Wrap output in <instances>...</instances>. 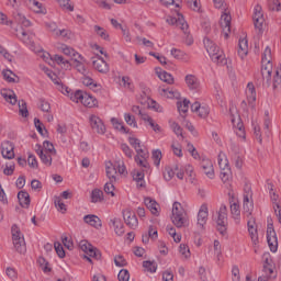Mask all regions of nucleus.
I'll return each instance as SVG.
<instances>
[{
    "instance_id": "bf43d9fd",
    "label": "nucleus",
    "mask_w": 281,
    "mask_h": 281,
    "mask_svg": "<svg viewBox=\"0 0 281 281\" xmlns=\"http://www.w3.org/2000/svg\"><path fill=\"white\" fill-rule=\"evenodd\" d=\"M124 121L128 126H132V128H137V120H135V116L133 114L125 113Z\"/></svg>"
},
{
    "instance_id": "c756f323",
    "label": "nucleus",
    "mask_w": 281,
    "mask_h": 281,
    "mask_svg": "<svg viewBox=\"0 0 281 281\" xmlns=\"http://www.w3.org/2000/svg\"><path fill=\"white\" fill-rule=\"evenodd\" d=\"M184 82L189 89L192 91L199 89L201 87V82L199 81V78H196L194 75H187L184 77Z\"/></svg>"
},
{
    "instance_id": "423d86ee",
    "label": "nucleus",
    "mask_w": 281,
    "mask_h": 281,
    "mask_svg": "<svg viewBox=\"0 0 281 281\" xmlns=\"http://www.w3.org/2000/svg\"><path fill=\"white\" fill-rule=\"evenodd\" d=\"M231 113V121L233 124V127L235 128V133L238 137L241 139H245V125H243V121L240 120V115L238 114V110H236V106L232 105L229 108Z\"/></svg>"
},
{
    "instance_id": "603ef678",
    "label": "nucleus",
    "mask_w": 281,
    "mask_h": 281,
    "mask_svg": "<svg viewBox=\"0 0 281 281\" xmlns=\"http://www.w3.org/2000/svg\"><path fill=\"white\" fill-rule=\"evenodd\" d=\"M169 124H170L171 131H173V133L177 135V137H181L182 139H184V137H183V128H181L179 123H177L175 121H170Z\"/></svg>"
},
{
    "instance_id": "2f4dec72",
    "label": "nucleus",
    "mask_w": 281,
    "mask_h": 281,
    "mask_svg": "<svg viewBox=\"0 0 281 281\" xmlns=\"http://www.w3.org/2000/svg\"><path fill=\"white\" fill-rule=\"evenodd\" d=\"M143 168V171H139V170H134L133 171V179L134 181H136L138 188H144L145 186V182H144V176L145 173L144 172H150V168L148 170H146V168L142 167Z\"/></svg>"
},
{
    "instance_id": "774afa93",
    "label": "nucleus",
    "mask_w": 281,
    "mask_h": 281,
    "mask_svg": "<svg viewBox=\"0 0 281 281\" xmlns=\"http://www.w3.org/2000/svg\"><path fill=\"white\" fill-rule=\"evenodd\" d=\"M117 279L120 281H128L131 280V273L128 272L127 269H122L119 274H117Z\"/></svg>"
},
{
    "instance_id": "4be33fe9",
    "label": "nucleus",
    "mask_w": 281,
    "mask_h": 281,
    "mask_svg": "<svg viewBox=\"0 0 281 281\" xmlns=\"http://www.w3.org/2000/svg\"><path fill=\"white\" fill-rule=\"evenodd\" d=\"M1 155L4 159H14V145L9 140L2 143Z\"/></svg>"
},
{
    "instance_id": "338daca9",
    "label": "nucleus",
    "mask_w": 281,
    "mask_h": 281,
    "mask_svg": "<svg viewBox=\"0 0 281 281\" xmlns=\"http://www.w3.org/2000/svg\"><path fill=\"white\" fill-rule=\"evenodd\" d=\"M179 252L181 254L182 258L188 260L190 258V248L186 244H180Z\"/></svg>"
},
{
    "instance_id": "2eb2a0df",
    "label": "nucleus",
    "mask_w": 281,
    "mask_h": 281,
    "mask_svg": "<svg viewBox=\"0 0 281 281\" xmlns=\"http://www.w3.org/2000/svg\"><path fill=\"white\" fill-rule=\"evenodd\" d=\"M167 23L169 25H176V27H179L180 30H182L184 34H188V22H186V19L183 18V15L178 14L177 18L169 16L167 18Z\"/></svg>"
},
{
    "instance_id": "f257e3e1",
    "label": "nucleus",
    "mask_w": 281,
    "mask_h": 281,
    "mask_svg": "<svg viewBox=\"0 0 281 281\" xmlns=\"http://www.w3.org/2000/svg\"><path fill=\"white\" fill-rule=\"evenodd\" d=\"M271 59V48L267 46L261 57V76L266 87H271V74H273Z\"/></svg>"
},
{
    "instance_id": "de8ad7c7",
    "label": "nucleus",
    "mask_w": 281,
    "mask_h": 281,
    "mask_svg": "<svg viewBox=\"0 0 281 281\" xmlns=\"http://www.w3.org/2000/svg\"><path fill=\"white\" fill-rule=\"evenodd\" d=\"M262 276H266V278H268L270 280H276L278 274L273 270V266L266 265V266H263V274Z\"/></svg>"
},
{
    "instance_id": "bb28decb",
    "label": "nucleus",
    "mask_w": 281,
    "mask_h": 281,
    "mask_svg": "<svg viewBox=\"0 0 281 281\" xmlns=\"http://www.w3.org/2000/svg\"><path fill=\"white\" fill-rule=\"evenodd\" d=\"M43 70L44 74H46V76H48V78L52 80V82L56 85L58 91H63V79H60V77H58V75H56L49 68H43Z\"/></svg>"
},
{
    "instance_id": "a19ab883",
    "label": "nucleus",
    "mask_w": 281,
    "mask_h": 281,
    "mask_svg": "<svg viewBox=\"0 0 281 281\" xmlns=\"http://www.w3.org/2000/svg\"><path fill=\"white\" fill-rule=\"evenodd\" d=\"M90 199L91 203H102L104 201V192L100 189H93Z\"/></svg>"
},
{
    "instance_id": "4d7b16f0",
    "label": "nucleus",
    "mask_w": 281,
    "mask_h": 281,
    "mask_svg": "<svg viewBox=\"0 0 281 281\" xmlns=\"http://www.w3.org/2000/svg\"><path fill=\"white\" fill-rule=\"evenodd\" d=\"M121 87H123V89H127L128 91H133V80L131 79V77L128 76H123L121 78Z\"/></svg>"
},
{
    "instance_id": "4c0bfd02",
    "label": "nucleus",
    "mask_w": 281,
    "mask_h": 281,
    "mask_svg": "<svg viewBox=\"0 0 281 281\" xmlns=\"http://www.w3.org/2000/svg\"><path fill=\"white\" fill-rule=\"evenodd\" d=\"M15 36H18L20 41H22V43H25L26 45H32V37H30V34H27V32H25V30H23L22 27L15 30Z\"/></svg>"
},
{
    "instance_id": "393cba45",
    "label": "nucleus",
    "mask_w": 281,
    "mask_h": 281,
    "mask_svg": "<svg viewBox=\"0 0 281 281\" xmlns=\"http://www.w3.org/2000/svg\"><path fill=\"white\" fill-rule=\"evenodd\" d=\"M191 111H193V113H198L199 117H207V115H210V106L207 105H201V103L199 102H194L191 105Z\"/></svg>"
},
{
    "instance_id": "8fccbe9b",
    "label": "nucleus",
    "mask_w": 281,
    "mask_h": 281,
    "mask_svg": "<svg viewBox=\"0 0 281 281\" xmlns=\"http://www.w3.org/2000/svg\"><path fill=\"white\" fill-rule=\"evenodd\" d=\"M217 161L221 170L229 168V160H227V156L224 153H220Z\"/></svg>"
},
{
    "instance_id": "09e8293b",
    "label": "nucleus",
    "mask_w": 281,
    "mask_h": 281,
    "mask_svg": "<svg viewBox=\"0 0 281 281\" xmlns=\"http://www.w3.org/2000/svg\"><path fill=\"white\" fill-rule=\"evenodd\" d=\"M61 52L63 54H65V56H69L72 60V58H77V56H80V54L78 52H76V49L67 46V45H61Z\"/></svg>"
},
{
    "instance_id": "1a4fd4ad",
    "label": "nucleus",
    "mask_w": 281,
    "mask_h": 281,
    "mask_svg": "<svg viewBox=\"0 0 281 281\" xmlns=\"http://www.w3.org/2000/svg\"><path fill=\"white\" fill-rule=\"evenodd\" d=\"M38 56H40V58H43L45 60V63H49V60H53L54 63L64 67V69H71V64L69 63V60L65 59V57H63L61 55H54L52 57V55H49V53H47L45 50H41L38 53Z\"/></svg>"
},
{
    "instance_id": "ea45409f",
    "label": "nucleus",
    "mask_w": 281,
    "mask_h": 281,
    "mask_svg": "<svg viewBox=\"0 0 281 281\" xmlns=\"http://www.w3.org/2000/svg\"><path fill=\"white\" fill-rule=\"evenodd\" d=\"M18 199L21 207H30V193L27 191H20Z\"/></svg>"
},
{
    "instance_id": "13d9d810",
    "label": "nucleus",
    "mask_w": 281,
    "mask_h": 281,
    "mask_svg": "<svg viewBox=\"0 0 281 281\" xmlns=\"http://www.w3.org/2000/svg\"><path fill=\"white\" fill-rule=\"evenodd\" d=\"M178 170H179V166H176L173 169L170 167L166 168V170L164 172V177H165L166 181H171V179L175 177V175H177Z\"/></svg>"
},
{
    "instance_id": "58836bf2",
    "label": "nucleus",
    "mask_w": 281,
    "mask_h": 281,
    "mask_svg": "<svg viewBox=\"0 0 281 281\" xmlns=\"http://www.w3.org/2000/svg\"><path fill=\"white\" fill-rule=\"evenodd\" d=\"M246 97L249 104H254V102H256V87L251 82L247 85Z\"/></svg>"
},
{
    "instance_id": "f704fd0d",
    "label": "nucleus",
    "mask_w": 281,
    "mask_h": 281,
    "mask_svg": "<svg viewBox=\"0 0 281 281\" xmlns=\"http://www.w3.org/2000/svg\"><path fill=\"white\" fill-rule=\"evenodd\" d=\"M110 223L114 227L116 236H124V224L122 223V220L114 217L110 220Z\"/></svg>"
},
{
    "instance_id": "864d4df0",
    "label": "nucleus",
    "mask_w": 281,
    "mask_h": 281,
    "mask_svg": "<svg viewBox=\"0 0 281 281\" xmlns=\"http://www.w3.org/2000/svg\"><path fill=\"white\" fill-rule=\"evenodd\" d=\"M232 161L233 164L235 165V167L240 170V168H243V164H244V157L241 154L239 153H235L233 156H232Z\"/></svg>"
},
{
    "instance_id": "5fc2aeb1",
    "label": "nucleus",
    "mask_w": 281,
    "mask_h": 281,
    "mask_svg": "<svg viewBox=\"0 0 281 281\" xmlns=\"http://www.w3.org/2000/svg\"><path fill=\"white\" fill-rule=\"evenodd\" d=\"M85 93L81 90H77L75 92H70V94L68 95V98H70V100L72 102H82L83 98H85Z\"/></svg>"
},
{
    "instance_id": "37998d69",
    "label": "nucleus",
    "mask_w": 281,
    "mask_h": 281,
    "mask_svg": "<svg viewBox=\"0 0 281 281\" xmlns=\"http://www.w3.org/2000/svg\"><path fill=\"white\" fill-rule=\"evenodd\" d=\"M157 76L162 82H166L167 85H175V77H172L167 71H157Z\"/></svg>"
},
{
    "instance_id": "6ab92c4d",
    "label": "nucleus",
    "mask_w": 281,
    "mask_h": 281,
    "mask_svg": "<svg viewBox=\"0 0 281 281\" xmlns=\"http://www.w3.org/2000/svg\"><path fill=\"white\" fill-rule=\"evenodd\" d=\"M123 218L127 227H131V229H136L137 225H139V222H137V216L135 213L131 212V210L123 211Z\"/></svg>"
},
{
    "instance_id": "473e14b6",
    "label": "nucleus",
    "mask_w": 281,
    "mask_h": 281,
    "mask_svg": "<svg viewBox=\"0 0 281 281\" xmlns=\"http://www.w3.org/2000/svg\"><path fill=\"white\" fill-rule=\"evenodd\" d=\"M0 93L2 98L5 100V102H9V104H12V105L16 104L18 99L14 91L10 89H2Z\"/></svg>"
},
{
    "instance_id": "052dcab7",
    "label": "nucleus",
    "mask_w": 281,
    "mask_h": 281,
    "mask_svg": "<svg viewBox=\"0 0 281 281\" xmlns=\"http://www.w3.org/2000/svg\"><path fill=\"white\" fill-rule=\"evenodd\" d=\"M14 19L18 23H20V25H23L24 27H30V25H32L30 20H26L25 16L21 13H15Z\"/></svg>"
},
{
    "instance_id": "6e6552de",
    "label": "nucleus",
    "mask_w": 281,
    "mask_h": 281,
    "mask_svg": "<svg viewBox=\"0 0 281 281\" xmlns=\"http://www.w3.org/2000/svg\"><path fill=\"white\" fill-rule=\"evenodd\" d=\"M217 232L222 234V236H225L227 234V205L222 204L217 211Z\"/></svg>"
},
{
    "instance_id": "b1692460",
    "label": "nucleus",
    "mask_w": 281,
    "mask_h": 281,
    "mask_svg": "<svg viewBox=\"0 0 281 281\" xmlns=\"http://www.w3.org/2000/svg\"><path fill=\"white\" fill-rule=\"evenodd\" d=\"M93 68L99 71V74H109V64L102 57H98L92 61Z\"/></svg>"
},
{
    "instance_id": "f8f14e48",
    "label": "nucleus",
    "mask_w": 281,
    "mask_h": 281,
    "mask_svg": "<svg viewBox=\"0 0 281 281\" xmlns=\"http://www.w3.org/2000/svg\"><path fill=\"white\" fill-rule=\"evenodd\" d=\"M79 249H81V251L87 254V256H90V258H94L95 260H99L100 258V250L93 247V245H91L87 240H81L79 243Z\"/></svg>"
},
{
    "instance_id": "a18cd8bd",
    "label": "nucleus",
    "mask_w": 281,
    "mask_h": 281,
    "mask_svg": "<svg viewBox=\"0 0 281 281\" xmlns=\"http://www.w3.org/2000/svg\"><path fill=\"white\" fill-rule=\"evenodd\" d=\"M220 178L223 183H232V168L221 169Z\"/></svg>"
},
{
    "instance_id": "7ed1b4c3",
    "label": "nucleus",
    "mask_w": 281,
    "mask_h": 281,
    "mask_svg": "<svg viewBox=\"0 0 281 281\" xmlns=\"http://www.w3.org/2000/svg\"><path fill=\"white\" fill-rule=\"evenodd\" d=\"M171 223L179 229H181V227H188V225H190L188 212L179 202H175L172 205Z\"/></svg>"
},
{
    "instance_id": "412c9836",
    "label": "nucleus",
    "mask_w": 281,
    "mask_h": 281,
    "mask_svg": "<svg viewBox=\"0 0 281 281\" xmlns=\"http://www.w3.org/2000/svg\"><path fill=\"white\" fill-rule=\"evenodd\" d=\"M252 19H254L255 27H257V30H261L262 25H265V14H262V7L260 5L255 7Z\"/></svg>"
},
{
    "instance_id": "9d476101",
    "label": "nucleus",
    "mask_w": 281,
    "mask_h": 281,
    "mask_svg": "<svg viewBox=\"0 0 281 281\" xmlns=\"http://www.w3.org/2000/svg\"><path fill=\"white\" fill-rule=\"evenodd\" d=\"M220 25L222 27L224 38H229V34H232V15H229L227 10L222 13Z\"/></svg>"
},
{
    "instance_id": "c03bdc74",
    "label": "nucleus",
    "mask_w": 281,
    "mask_h": 281,
    "mask_svg": "<svg viewBox=\"0 0 281 281\" xmlns=\"http://www.w3.org/2000/svg\"><path fill=\"white\" fill-rule=\"evenodd\" d=\"M31 10L35 11L37 14H45V10L43 9V4L38 2V0H27Z\"/></svg>"
},
{
    "instance_id": "0eeeda50",
    "label": "nucleus",
    "mask_w": 281,
    "mask_h": 281,
    "mask_svg": "<svg viewBox=\"0 0 281 281\" xmlns=\"http://www.w3.org/2000/svg\"><path fill=\"white\" fill-rule=\"evenodd\" d=\"M11 233L14 249L18 251V254H25V251H27V246H25V238L23 237V234H21L19 226L13 225Z\"/></svg>"
},
{
    "instance_id": "680f3d73",
    "label": "nucleus",
    "mask_w": 281,
    "mask_h": 281,
    "mask_svg": "<svg viewBox=\"0 0 281 281\" xmlns=\"http://www.w3.org/2000/svg\"><path fill=\"white\" fill-rule=\"evenodd\" d=\"M179 113H188V110L190 109V102L184 99L183 101H179L177 103Z\"/></svg>"
},
{
    "instance_id": "a211bd4d",
    "label": "nucleus",
    "mask_w": 281,
    "mask_h": 281,
    "mask_svg": "<svg viewBox=\"0 0 281 281\" xmlns=\"http://www.w3.org/2000/svg\"><path fill=\"white\" fill-rule=\"evenodd\" d=\"M200 166L207 179H214V177H216L214 173V164L210 159L203 158L200 162Z\"/></svg>"
},
{
    "instance_id": "dca6fc26",
    "label": "nucleus",
    "mask_w": 281,
    "mask_h": 281,
    "mask_svg": "<svg viewBox=\"0 0 281 281\" xmlns=\"http://www.w3.org/2000/svg\"><path fill=\"white\" fill-rule=\"evenodd\" d=\"M243 210L244 214L247 216H251V213L254 212V198L250 190L244 194Z\"/></svg>"
},
{
    "instance_id": "cd10ccee",
    "label": "nucleus",
    "mask_w": 281,
    "mask_h": 281,
    "mask_svg": "<svg viewBox=\"0 0 281 281\" xmlns=\"http://www.w3.org/2000/svg\"><path fill=\"white\" fill-rule=\"evenodd\" d=\"M159 94L161 95V98H169V99H177L179 100V98H181V93H179V91L175 90V89H168V88H159L158 89Z\"/></svg>"
},
{
    "instance_id": "5701e85b",
    "label": "nucleus",
    "mask_w": 281,
    "mask_h": 281,
    "mask_svg": "<svg viewBox=\"0 0 281 281\" xmlns=\"http://www.w3.org/2000/svg\"><path fill=\"white\" fill-rule=\"evenodd\" d=\"M144 203L154 216H159V212H161V206L159 205V203H157V201L153 200V198H145Z\"/></svg>"
},
{
    "instance_id": "7c9ffc66",
    "label": "nucleus",
    "mask_w": 281,
    "mask_h": 281,
    "mask_svg": "<svg viewBox=\"0 0 281 281\" xmlns=\"http://www.w3.org/2000/svg\"><path fill=\"white\" fill-rule=\"evenodd\" d=\"M207 216H209V211H207V204H203L198 213V225L200 227H203L205 223H207Z\"/></svg>"
},
{
    "instance_id": "c85d7f7f",
    "label": "nucleus",
    "mask_w": 281,
    "mask_h": 281,
    "mask_svg": "<svg viewBox=\"0 0 281 281\" xmlns=\"http://www.w3.org/2000/svg\"><path fill=\"white\" fill-rule=\"evenodd\" d=\"M237 54L241 58V60H244L247 54H249V44L247 42V38L239 40Z\"/></svg>"
},
{
    "instance_id": "9b49d317",
    "label": "nucleus",
    "mask_w": 281,
    "mask_h": 281,
    "mask_svg": "<svg viewBox=\"0 0 281 281\" xmlns=\"http://www.w3.org/2000/svg\"><path fill=\"white\" fill-rule=\"evenodd\" d=\"M267 240H268V245L270 247V251L276 254V251H278V235L276 234L273 224H268Z\"/></svg>"
},
{
    "instance_id": "79ce46f5",
    "label": "nucleus",
    "mask_w": 281,
    "mask_h": 281,
    "mask_svg": "<svg viewBox=\"0 0 281 281\" xmlns=\"http://www.w3.org/2000/svg\"><path fill=\"white\" fill-rule=\"evenodd\" d=\"M272 89H281V68H277L273 71Z\"/></svg>"
},
{
    "instance_id": "a878e982",
    "label": "nucleus",
    "mask_w": 281,
    "mask_h": 281,
    "mask_svg": "<svg viewBox=\"0 0 281 281\" xmlns=\"http://www.w3.org/2000/svg\"><path fill=\"white\" fill-rule=\"evenodd\" d=\"M85 223L90 225V227H94V229H100L102 227V220L97 215L89 214L83 217Z\"/></svg>"
},
{
    "instance_id": "ddd939ff",
    "label": "nucleus",
    "mask_w": 281,
    "mask_h": 281,
    "mask_svg": "<svg viewBox=\"0 0 281 281\" xmlns=\"http://www.w3.org/2000/svg\"><path fill=\"white\" fill-rule=\"evenodd\" d=\"M89 122L92 131H95L98 135H104V133H106V126L104 122L101 121L100 116L92 114L89 117Z\"/></svg>"
},
{
    "instance_id": "4468645a",
    "label": "nucleus",
    "mask_w": 281,
    "mask_h": 281,
    "mask_svg": "<svg viewBox=\"0 0 281 281\" xmlns=\"http://www.w3.org/2000/svg\"><path fill=\"white\" fill-rule=\"evenodd\" d=\"M35 153L36 155H38L42 164L47 167L52 166V157H56V154L43 151V146H41L40 144L35 145Z\"/></svg>"
},
{
    "instance_id": "69168bd1",
    "label": "nucleus",
    "mask_w": 281,
    "mask_h": 281,
    "mask_svg": "<svg viewBox=\"0 0 281 281\" xmlns=\"http://www.w3.org/2000/svg\"><path fill=\"white\" fill-rule=\"evenodd\" d=\"M252 245L256 247L259 243L258 240V229L256 227L248 228Z\"/></svg>"
},
{
    "instance_id": "49530a36",
    "label": "nucleus",
    "mask_w": 281,
    "mask_h": 281,
    "mask_svg": "<svg viewBox=\"0 0 281 281\" xmlns=\"http://www.w3.org/2000/svg\"><path fill=\"white\" fill-rule=\"evenodd\" d=\"M111 124L115 131H120L121 133H128V130H126V126H124V123L119 121L115 117L111 119Z\"/></svg>"
},
{
    "instance_id": "c9c22d12",
    "label": "nucleus",
    "mask_w": 281,
    "mask_h": 281,
    "mask_svg": "<svg viewBox=\"0 0 281 281\" xmlns=\"http://www.w3.org/2000/svg\"><path fill=\"white\" fill-rule=\"evenodd\" d=\"M81 104L83 106H87L88 109H93L98 106V99H95L93 95L85 92L83 99L81 100Z\"/></svg>"
},
{
    "instance_id": "20e7f679",
    "label": "nucleus",
    "mask_w": 281,
    "mask_h": 281,
    "mask_svg": "<svg viewBox=\"0 0 281 281\" xmlns=\"http://www.w3.org/2000/svg\"><path fill=\"white\" fill-rule=\"evenodd\" d=\"M128 142L137 153V155L135 156V162L137 164V166H139V168H145V170H148L150 168V164H148V150L142 148V140L136 137H130Z\"/></svg>"
},
{
    "instance_id": "72a5a7b5",
    "label": "nucleus",
    "mask_w": 281,
    "mask_h": 281,
    "mask_svg": "<svg viewBox=\"0 0 281 281\" xmlns=\"http://www.w3.org/2000/svg\"><path fill=\"white\" fill-rule=\"evenodd\" d=\"M171 56L176 58V60H181L182 63H190V55H188L186 52L177 48H172L170 50Z\"/></svg>"
},
{
    "instance_id": "6e6d98bb",
    "label": "nucleus",
    "mask_w": 281,
    "mask_h": 281,
    "mask_svg": "<svg viewBox=\"0 0 281 281\" xmlns=\"http://www.w3.org/2000/svg\"><path fill=\"white\" fill-rule=\"evenodd\" d=\"M19 113L22 117H27L30 115V111H27V103L24 100L18 102Z\"/></svg>"
},
{
    "instance_id": "f3484780",
    "label": "nucleus",
    "mask_w": 281,
    "mask_h": 281,
    "mask_svg": "<svg viewBox=\"0 0 281 281\" xmlns=\"http://www.w3.org/2000/svg\"><path fill=\"white\" fill-rule=\"evenodd\" d=\"M229 203L232 218L235 221L236 225H240V204L234 199V195L231 196Z\"/></svg>"
},
{
    "instance_id": "0e129e2a",
    "label": "nucleus",
    "mask_w": 281,
    "mask_h": 281,
    "mask_svg": "<svg viewBox=\"0 0 281 281\" xmlns=\"http://www.w3.org/2000/svg\"><path fill=\"white\" fill-rule=\"evenodd\" d=\"M143 267L146 271H149V273H155V271H157V263L155 261H144Z\"/></svg>"
},
{
    "instance_id": "3c124183",
    "label": "nucleus",
    "mask_w": 281,
    "mask_h": 281,
    "mask_svg": "<svg viewBox=\"0 0 281 281\" xmlns=\"http://www.w3.org/2000/svg\"><path fill=\"white\" fill-rule=\"evenodd\" d=\"M54 203L58 212H61V214H65L67 212V205H65V202H63V199L60 196H55Z\"/></svg>"
},
{
    "instance_id": "e2e57ef3",
    "label": "nucleus",
    "mask_w": 281,
    "mask_h": 281,
    "mask_svg": "<svg viewBox=\"0 0 281 281\" xmlns=\"http://www.w3.org/2000/svg\"><path fill=\"white\" fill-rule=\"evenodd\" d=\"M42 148L44 153H50V155H56V148H54V144H52L49 140H45Z\"/></svg>"
},
{
    "instance_id": "f03ea898",
    "label": "nucleus",
    "mask_w": 281,
    "mask_h": 281,
    "mask_svg": "<svg viewBox=\"0 0 281 281\" xmlns=\"http://www.w3.org/2000/svg\"><path fill=\"white\" fill-rule=\"evenodd\" d=\"M204 47L215 65H220L221 67L227 65L225 53H223V50H221V48H218V46H216L210 38H204Z\"/></svg>"
},
{
    "instance_id": "aec40b11",
    "label": "nucleus",
    "mask_w": 281,
    "mask_h": 281,
    "mask_svg": "<svg viewBox=\"0 0 281 281\" xmlns=\"http://www.w3.org/2000/svg\"><path fill=\"white\" fill-rule=\"evenodd\" d=\"M71 63H70V67L72 65L79 74H82V76H86L89 74L87 66H85V57H82V55H78L77 58L76 57L72 58Z\"/></svg>"
},
{
    "instance_id": "39448f33",
    "label": "nucleus",
    "mask_w": 281,
    "mask_h": 281,
    "mask_svg": "<svg viewBox=\"0 0 281 281\" xmlns=\"http://www.w3.org/2000/svg\"><path fill=\"white\" fill-rule=\"evenodd\" d=\"M117 168L119 175H124L126 172V166L124 165V161H117L115 165H113L111 161L105 164L106 177L112 182L117 181Z\"/></svg>"
},
{
    "instance_id": "e433bc0d",
    "label": "nucleus",
    "mask_w": 281,
    "mask_h": 281,
    "mask_svg": "<svg viewBox=\"0 0 281 281\" xmlns=\"http://www.w3.org/2000/svg\"><path fill=\"white\" fill-rule=\"evenodd\" d=\"M2 76L7 82H12V83L21 82V78H19V76H16V74L12 72V70L10 69L2 70Z\"/></svg>"
}]
</instances>
